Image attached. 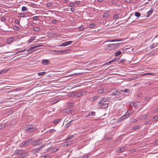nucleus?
Returning <instances> with one entry per match:
<instances>
[{"label":"nucleus","mask_w":158,"mask_h":158,"mask_svg":"<svg viewBox=\"0 0 158 158\" xmlns=\"http://www.w3.org/2000/svg\"><path fill=\"white\" fill-rule=\"evenodd\" d=\"M39 16H35L32 17V19L34 20H39Z\"/></svg>","instance_id":"nucleus-43"},{"label":"nucleus","mask_w":158,"mask_h":158,"mask_svg":"<svg viewBox=\"0 0 158 158\" xmlns=\"http://www.w3.org/2000/svg\"><path fill=\"white\" fill-rule=\"evenodd\" d=\"M73 43V41H67L65 42L62 43L61 44H60V46H65L67 45H68L69 44H70Z\"/></svg>","instance_id":"nucleus-8"},{"label":"nucleus","mask_w":158,"mask_h":158,"mask_svg":"<svg viewBox=\"0 0 158 158\" xmlns=\"http://www.w3.org/2000/svg\"><path fill=\"white\" fill-rule=\"evenodd\" d=\"M119 17V15H114L113 17V19H116L118 18Z\"/></svg>","instance_id":"nucleus-49"},{"label":"nucleus","mask_w":158,"mask_h":158,"mask_svg":"<svg viewBox=\"0 0 158 158\" xmlns=\"http://www.w3.org/2000/svg\"><path fill=\"white\" fill-rule=\"evenodd\" d=\"M150 48L151 49L154 48H155V46L154 44H153L151 45L150 46Z\"/></svg>","instance_id":"nucleus-61"},{"label":"nucleus","mask_w":158,"mask_h":158,"mask_svg":"<svg viewBox=\"0 0 158 158\" xmlns=\"http://www.w3.org/2000/svg\"><path fill=\"white\" fill-rule=\"evenodd\" d=\"M71 143V142L70 141H67V142H65L63 143V146H67L69 145H70Z\"/></svg>","instance_id":"nucleus-24"},{"label":"nucleus","mask_w":158,"mask_h":158,"mask_svg":"<svg viewBox=\"0 0 158 158\" xmlns=\"http://www.w3.org/2000/svg\"><path fill=\"white\" fill-rule=\"evenodd\" d=\"M147 117H148V115H144L142 116L139 118V120H143L145 119Z\"/></svg>","instance_id":"nucleus-30"},{"label":"nucleus","mask_w":158,"mask_h":158,"mask_svg":"<svg viewBox=\"0 0 158 158\" xmlns=\"http://www.w3.org/2000/svg\"><path fill=\"white\" fill-rule=\"evenodd\" d=\"M121 51H118L117 52H116L114 53V55L115 56H117L121 54Z\"/></svg>","instance_id":"nucleus-33"},{"label":"nucleus","mask_w":158,"mask_h":158,"mask_svg":"<svg viewBox=\"0 0 158 158\" xmlns=\"http://www.w3.org/2000/svg\"><path fill=\"white\" fill-rule=\"evenodd\" d=\"M108 103V101H107V99L105 98H102L99 102V103Z\"/></svg>","instance_id":"nucleus-12"},{"label":"nucleus","mask_w":158,"mask_h":158,"mask_svg":"<svg viewBox=\"0 0 158 158\" xmlns=\"http://www.w3.org/2000/svg\"><path fill=\"white\" fill-rule=\"evenodd\" d=\"M131 105L132 106L134 107L135 108V109H136V108L138 106V105L135 102H133V103H132V105L131 104Z\"/></svg>","instance_id":"nucleus-28"},{"label":"nucleus","mask_w":158,"mask_h":158,"mask_svg":"<svg viewBox=\"0 0 158 158\" xmlns=\"http://www.w3.org/2000/svg\"><path fill=\"white\" fill-rule=\"evenodd\" d=\"M153 9H152V8H151V10H150L148 11L147 13V17H148L150 15H151L153 12Z\"/></svg>","instance_id":"nucleus-19"},{"label":"nucleus","mask_w":158,"mask_h":158,"mask_svg":"<svg viewBox=\"0 0 158 158\" xmlns=\"http://www.w3.org/2000/svg\"><path fill=\"white\" fill-rule=\"evenodd\" d=\"M108 16V15L107 13H104L103 14V17L104 18H106Z\"/></svg>","instance_id":"nucleus-50"},{"label":"nucleus","mask_w":158,"mask_h":158,"mask_svg":"<svg viewBox=\"0 0 158 158\" xmlns=\"http://www.w3.org/2000/svg\"><path fill=\"white\" fill-rule=\"evenodd\" d=\"M40 147H39L38 148H35L34 150L36 152H38L40 150Z\"/></svg>","instance_id":"nucleus-47"},{"label":"nucleus","mask_w":158,"mask_h":158,"mask_svg":"<svg viewBox=\"0 0 158 158\" xmlns=\"http://www.w3.org/2000/svg\"><path fill=\"white\" fill-rule=\"evenodd\" d=\"M126 149V148L124 147H123L121 148H120L118 150H117V152H123Z\"/></svg>","instance_id":"nucleus-14"},{"label":"nucleus","mask_w":158,"mask_h":158,"mask_svg":"<svg viewBox=\"0 0 158 158\" xmlns=\"http://www.w3.org/2000/svg\"><path fill=\"white\" fill-rule=\"evenodd\" d=\"M49 63V61L48 60L44 59L42 61V63L44 65H48Z\"/></svg>","instance_id":"nucleus-11"},{"label":"nucleus","mask_w":158,"mask_h":158,"mask_svg":"<svg viewBox=\"0 0 158 158\" xmlns=\"http://www.w3.org/2000/svg\"><path fill=\"white\" fill-rule=\"evenodd\" d=\"M59 101H60V99L59 98L55 99L53 100L52 102L53 104H55L57 102Z\"/></svg>","instance_id":"nucleus-22"},{"label":"nucleus","mask_w":158,"mask_h":158,"mask_svg":"<svg viewBox=\"0 0 158 158\" xmlns=\"http://www.w3.org/2000/svg\"><path fill=\"white\" fill-rule=\"evenodd\" d=\"M66 51H67V50H62V51H61V53H64V54L66 53Z\"/></svg>","instance_id":"nucleus-60"},{"label":"nucleus","mask_w":158,"mask_h":158,"mask_svg":"<svg viewBox=\"0 0 158 158\" xmlns=\"http://www.w3.org/2000/svg\"><path fill=\"white\" fill-rule=\"evenodd\" d=\"M35 128L33 127L32 126H28L27 127L26 131L30 132L35 131Z\"/></svg>","instance_id":"nucleus-4"},{"label":"nucleus","mask_w":158,"mask_h":158,"mask_svg":"<svg viewBox=\"0 0 158 158\" xmlns=\"http://www.w3.org/2000/svg\"><path fill=\"white\" fill-rule=\"evenodd\" d=\"M27 155V153L25 152L24 151L22 152L21 154L19 156L20 158H23Z\"/></svg>","instance_id":"nucleus-13"},{"label":"nucleus","mask_w":158,"mask_h":158,"mask_svg":"<svg viewBox=\"0 0 158 158\" xmlns=\"http://www.w3.org/2000/svg\"><path fill=\"white\" fill-rule=\"evenodd\" d=\"M23 151L21 150H17L15 151V155H18L20 156Z\"/></svg>","instance_id":"nucleus-10"},{"label":"nucleus","mask_w":158,"mask_h":158,"mask_svg":"<svg viewBox=\"0 0 158 158\" xmlns=\"http://www.w3.org/2000/svg\"><path fill=\"white\" fill-rule=\"evenodd\" d=\"M6 19V18L5 17H2L1 19V20L2 21H4Z\"/></svg>","instance_id":"nucleus-58"},{"label":"nucleus","mask_w":158,"mask_h":158,"mask_svg":"<svg viewBox=\"0 0 158 158\" xmlns=\"http://www.w3.org/2000/svg\"><path fill=\"white\" fill-rule=\"evenodd\" d=\"M71 110L70 109H67L65 110L64 112L68 113L69 114H70V113H71Z\"/></svg>","instance_id":"nucleus-32"},{"label":"nucleus","mask_w":158,"mask_h":158,"mask_svg":"<svg viewBox=\"0 0 158 158\" xmlns=\"http://www.w3.org/2000/svg\"><path fill=\"white\" fill-rule=\"evenodd\" d=\"M13 29L16 31H18L19 29V27L17 26H14L13 27Z\"/></svg>","instance_id":"nucleus-41"},{"label":"nucleus","mask_w":158,"mask_h":158,"mask_svg":"<svg viewBox=\"0 0 158 158\" xmlns=\"http://www.w3.org/2000/svg\"><path fill=\"white\" fill-rule=\"evenodd\" d=\"M53 52H56V55H59L61 53V50H54L53 51Z\"/></svg>","instance_id":"nucleus-29"},{"label":"nucleus","mask_w":158,"mask_h":158,"mask_svg":"<svg viewBox=\"0 0 158 158\" xmlns=\"http://www.w3.org/2000/svg\"><path fill=\"white\" fill-rule=\"evenodd\" d=\"M41 46V45H39V46H34L33 47H31L28 49V50L27 51V52L30 51L32 50H33V49H34V48H36L38 47Z\"/></svg>","instance_id":"nucleus-17"},{"label":"nucleus","mask_w":158,"mask_h":158,"mask_svg":"<svg viewBox=\"0 0 158 158\" xmlns=\"http://www.w3.org/2000/svg\"><path fill=\"white\" fill-rule=\"evenodd\" d=\"M140 126H133L132 127V129L134 130H136L137 129H139L140 128Z\"/></svg>","instance_id":"nucleus-31"},{"label":"nucleus","mask_w":158,"mask_h":158,"mask_svg":"<svg viewBox=\"0 0 158 158\" xmlns=\"http://www.w3.org/2000/svg\"><path fill=\"white\" fill-rule=\"evenodd\" d=\"M61 121V119H58L55 120H54L53 122L54 123L57 124Z\"/></svg>","instance_id":"nucleus-23"},{"label":"nucleus","mask_w":158,"mask_h":158,"mask_svg":"<svg viewBox=\"0 0 158 158\" xmlns=\"http://www.w3.org/2000/svg\"><path fill=\"white\" fill-rule=\"evenodd\" d=\"M56 130L54 129H51L48 130L47 132L52 134L55 132Z\"/></svg>","instance_id":"nucleus-25"},{"label":"nucleus","mask_w":158,"mask_h":158,"mask_svg":"<svg viewBox=\"0 0 158 158\" xmlns=\"http://www.w3.org/2000/svg\"><path fill=\"white\" fill-rule=\"evenodd\" d=\"M39 158H49V156L47 155H43L40 156Z\"/></svg>","instance_id":"nucleus-44"},{"label":"nucleus","mask_w":158,"mask_h":158,"mask_svg":"<svg viewBox=\"0 0 158 158\" xmlns=\"http://www.w3.org/2000/svg\"><path fill=\"white\" fill-rule=\"evenodd\" d=\"M57 20H53L52 22V23L53 24H55V23H56V22H57Z\"/></svg>","instance_id":"nucleus-64"},{"label":"nucleus","mask_w":158,"mask_h":158,"mask_svg":"<svg viewBox=\"0 0 158 158\" xmlns=\"http://www.w3.org/2000/svg\"><path fill=\"white\" fill-rule=\"evenodd\" d=\"M99 96H94L93 97L90 98L89 99L91 101H93L98 99L99 98Z\"/></svg>","instance_id":"nucleus-15"},{"label":"nucleus","mask_w":158,"mask_h":158,"mask_svg":"<svg viewBox=\"0 0 158 158\" xmlns=\"http://www.w3.org/2000/svg\"><path fill=\"white\" fill-rule=\"evenodd\" d=\"M32 141V140L31 139H30L26 141H23L21 143L19 146L21 148L26 147V146L29 145Z\"/></svg>","instance_id":"nucleus-1"},{"label":"nucleus","mask_w":158,"mask_h":158,"mask_svg":"<svg viewBox=\"0 0 158 158\" xmlns=\"http://www.w3.org/2000/svg\"><path fill=\"white\" fill-rule=\"evenodd\" d=\"M75 93H76V92H73L71 93H70L71 96H75Z\"/></svg>","instance_id":"nucleus-55"},{"label":"nucleus","mask_w":158,"mask_h":158,"mask_svg":"<svg viewBox=\"0 0 158 158\" xmlns=\"http://www.w3.org/2000/svg\"><path fill=\"white\" fill-rule=\"evenodd\" d=\"M58 150V148H52L51 149V151L52 152H57Z\"/></svg>","instance_id":"nucleus-34"},{"label":"nucleus","mask_w":158,"mask_h":158,"mask_svg":"<svg viewBox=\"0 0 158 158\" xmlns=\"http://www.w3.org/2000/svg\"><path fill=\"white\" fill-rule=\"evenodd\" d=\"M7 71V70H4L0 72V75L2 74H4Z\"/></svg>","instance_id":"nucleus-42"},{"label":"nucleus","mask_w":158,"mask_h":158,"mask_svg":"<svg viewBox=\"0 0 158 158\" xmlns=\"http://www.w3.org/2000/svg\"><path fill=\"white\" fill-rule=\"evenodd\" d=\"M45 73V72H39V73H38V74L39 76H41V75H43Z\"/></svg>","instance_id":"nucleus-45"},{"label":"nucleus","mask_w":158,"mask_h":158,"mask_svg":"<svg viewBox=\"0 0 158 158\" xmlns=\"http://www.w3.org/2000/svg\"><path fill=\"white\" fill-rule=\"evenodd\" d=\"M40 30V28L38 27H35L33 28V30L35 31H38Z\"/></svg>","instance_id":"nucleus-26"},{"label":"nucleus","mask_w":158,"mask_h":158,"mask_svg":"<svg viewBox=\"0 0 158 158\" xmlns=\"http://www.w3.org/2000/svg\"><path fill=\"white\" fill-rule=\"evenodd\" d=\"M153 120L155 121H158V114L153 117Z\"/></svg>","instance_id":"nucleus-37"},{"label":"nucleus","mask_w":158,"mask_h":158,"mask_svg":"<svg viewBox=\"0 0 158 158\" xmlns=\"http://www.w3.org/2000/svg\"><path fill=\"white\" fill-rule=\"evenodd\" d=\"M130 115H129V114L127 112L123 115L121 117V119H122V120L123 121L128 118Z\"/></svg>","instance_id":"nucleus-7"},{"label":"nucleus","mask_w":158,"mask_h":158,"mask_svg":"<svg viewBox=\"0 0 158 158\" xmlns=\"http://www.w3.org/2000/svg\"><path fill=\"white\" fill-rule=\"evenodd\" d=\"M123 39H115L114 40H109L106 41V42L121 41H123Z\"/></svg>","instance_id":"nucleus-16"},{"label":"nucleus","mask_w":158,"mask_h":158,"mask_svg":"<svg viewBox=\"0 0 158 158\" xmlns=\"http://www.w3.org/2000/svg\"><path fill=\"white\" fill-rule=\"evenodd\" d=\"M74 136L73 135H71L68 137L65 140H67L69 139H71Z\"/></svg>","instance_id":"nucleus-40"},{"label":"nucleus","mask_w":158,"mask_h":158,"mask_svg":"<svg viewBox=\"0 0 158 158\" xmlns=\"http://www.w3.org/2000/svg\"><path fill=\"white\" fill-rule=\"evenodd\" d=\"M5 127V125L4 124H0V129H2L4 128Z\"/></svg>","instance_id":"nucleus-54"},{"label":"nucleus","mask_w":158,"mask_h":158,"mask_svg":"<svg viewBox=\"0 0 158 158\" xmlns=\"http://www.w3.org/2000/svg\"><path fill=\"white\" fill-rule=\"evenodd\" d=\"M94 26V24H93V23L90 24L89 25V26L90 28H93Z\"/></svg>","instance_id":"nucleus-51"},{"label":"nucleus","mask_w":158,"mask_h":158,"mask_svg":"<svg viewBox=\"0 0 158 158\" xmlns=\"http://www.w3.org/2000/svg\"><path fill=\"white\" fill-rule=\"evenodd\" d=\"M18 15H19V17L21 18L25 17H26V15L24 13H18Z\"/></svg>","instance_id":"nucleus-27"},{"label":"nucleus","mask_w":158,"mask_h":158,"mask_svg":"<svg viewBox=\"0 0 158 158\" xmlns=\"http://www.w3.org/2000/svg\"><path fill=\"white\" fill-rule=\"evenodd\" d=\"M51 6V4L50 3H48L46 4V6L48 7H50Z\"/></svg>","instance_id":"nucleus-57"},{"label":"nucleus","mask_w":158,"mask_h":158,"mask_svg":"<svg viewBox=\"0 0 158 158\" xmlns=\"http://www.w3.org/2000/svg\"><path fill=\"white\" fill-rule=\"evenodd\" d=\"M99 107L102 108H105L108 106V103H99Z\"/></svg>","instance_id":"nucleus-6"},{"label":"nucleus","mask_w":158,"mask_h":158,"mask_svg":"<svg viewBox=\"0 0 158 158\" xmlns=\"http://www.w3.org/2000/svg\"><path fill=\"white\" fill-rule=\"evenodd\" d=\"M69 6L70 7H73L74 6V4L73 3H70L69 4Z\"/></svg>","instance_id":"nucleus-59"},{"label":"nucleus","mask_w":158,"mask_h":158,"mask_svg":"<svg viewBox=\"0 0 158 158\" xmlns=\"http://www.w3.org/2000/svg\"><path fill=\"white\" fill-rule=\"evenodd\" d=\"M28 10L27 8L25 6H23L22 8V11H27Z\"/></svg>","instance_id":"nucleus-36"},{"label":"nucleus","mask_w":158,"mask_h":158,"mask_svg":"<svg viewBox=\"0 0 158 158\" xmlns=\"http://www.w3.org/2000/svg\"><path fill=\"white\" fill-rule=\"evenodd\" d=\"M112 44V45L113 46V47H114V49L119 46L120 44L117 43L116 44Z\"/></svg>","instance_id":"nucleus-20"},{"label":"nucleus","mask_w":158,"mask_h":158,"mask_svg":"<svg viewBox=\"0 0 158 158\" xmlns=\"http://www.w3.org/2000/svg\"><path fill=\"white\" fill-rule=\"evenodd\" d=\"M140 14L138 12H135V15L137 17H139L140 16Z\"/></svg>","instance_id":"nucleus-39"},{"label":"nucleus","mask_w":158,"mask_h":158,"mask_svg":"<svg viewBox=\"0 0 158 158\" xmlns=\"http://www.w3.org/2000/svg\"><path fill=\"white\" fill-rule=\"evenodd\" d=\"M120 92H121V93L123 92L125 93H130V90L129 89H125L124 90H121Z\"/></svg>","instance_id":"nucleus-21"},{"label":"nucleus","mask_w":158,"mask_h":158,"mask_svg":"<svg viewBox=\"0 0 158 158\" xmlns=\"http://www.w3.org/2000/svg\"><path fill=\"white\" fill-rule=\"evenodd\" d=\"M86 94V92L85 91H80V95H85Z\"/></svg>","instance_id":"nucleus-35"},{"label":"nucleus","mask_w":158,"mask_h":158,"mask_svg":"<svg viewBox=\"0 0 158 158\" xmlns=\"http://www.w3.org/2000/svg\"><path fill=\"white\" fill-rule=\"evenodd\" d=\"M132 0H125V2L127 3H129L132 1Z\"/></svg>","instance_id":"nucleus-62"},{"label":"nucleus","mask_w":158,"mask_h":158,"mask_svg":"<svg viewBox=\"0 0 158 158\" xmlns=\"http://www.w3.org/2000/svg\"><path fill=\"white\" fill-rule=\"evenodd\" d=\"M14 41V38L10 37L8 38L6 40V42L8 44H10Z\"/></svg>","instance_id":"nucleus-9"},{"label":"nucleus","mask_w":158,"mask_h":158,"mask_svg":"<svg viewBox=\"0 0 158 158\" xmlns=\"http://www.w3.org/2000/svg\"><path fill=\"white\" fill-rule=\"evenodd\" d=\"M73 122V121H69L68 123H67L66 124V125L67 127H69L70 126L71 124H72V123Z\"/></svg>","instance_id":"nucleus-46"},{"label":"nucleus","mask_w":158,"mask_h":158,"mask_svg":"<svg viewBox=\"0 0 158 158\" xmlns=\"http://www.w3.org/2000/svg\"><path fill=\"white\" fill-rule=\"evenodd\" d=\"M137 121V120L136 119H132V122L133 123L136 122Z\"/></svg>","instance_id":"nucleus-63"},{"label":"nucleus","mask_w":158,"mask_h":158,"mask_svg":"<svg viewBox=\"0 0 158 158\" xmlns=\"http://www.w3.org/2000/svg\"><path fill=\"white\" fill-rule=\"evenodd\" d=\"M88 155L86 154L85 155L83 156L82 157V158H88Z\"/></svg>","instance_id":"nucleus-53"},{"label":"nucleus","mask_w":158,"mask_h":158,"mask_svg":"<svg viewBox=\"0 0 158 158\" xmlns=\"http://www.w3.org/2000/svg\"><path fill=\"white\" fill-rule=\"evenodd\" d=\"M158 112V108H156L153 110V112L154 113H156Z\"/></svg>","instance_id":"nucleus-56"},{"label":"nucleus","mask_w":158,"mask_h":158,"mask_svg":"<svg viewBox=\"0 0 158 158\" xmlns=\"http://www.w3.org/2000/svg\"><path fill=\"white\" fill-rule=\"evenodd\" d=\"M95 112L94 111H91L89 112L88 114L87 115V116L89 117L92 116H95Z\"/></svg>","instance_id":"nucleus-18"},{"label":"nucleus","mask_w":158,"mask_h":158,"mask_svg":"<svg viewBox=\"0 0 158 158\" xmlns=\"http://www.w3.org/2000/svg\"><path fill=\"white\" fill-rule=\"evenodd\" d=\"M23 88V87L18 88L16 89H14L12 91H16L20 90L22 89Z\"/></svg>","instance_id":"nucleus-38"},{"label":"nucleus","mask_w":158,"mask_h":158,"mask_svg":"<svg viewBox=\"0 0 158 158\" xmlns=\"http://www.w3.org/2000/svg\"><path fill=\"white\" fill-rule=\"evenodd\" d=\"M114 46L112 45V44H110L108 45H107L104 47V49L107 51H111L114 50Z\"/></svg>","instance_id":"nucleus-3"},{"label":"nucleus","mask_w":158,"mask_h":158,"mask_svg":"<svg viewBox=\"0 0 158 158\" xmlns=\"http://www.w3.org/2000/svg\"><path fill=\"white\" fill-rule=\"evenodd\" d=\"M153 74H154L153 73H144L143 74V75H153Z\"/></svg>","instance_id":"nucleus-52"},{"label":"nucleus","mask_w":158,"mask_h":158,"mask_svg":"<svg viewBox=\"0 0 158 158\" xmlns=\"http://www.w3.org/2000/svg\"><path fill=\"white\" fill-rule=\"evenodd\" d=\"M42 139H38L34 141L33 143V144L35 145H40L42 143Z\"/></svg>","instance_id":"nucleus-5"},{"label":"nucleus","mask_w":158,"mask_h":158,"mask_svg":"<svg viewBox=\"0 0 158 158\" xmlns=\"http://www.w3.org/2000/svg\"><path fill=\"white\" fill-rule=\"evenodd\" d=\"M74 105V103L73 102H70L68 103V106L69 107H72Z\"/></svg>","instance_id":"nucleus-48"},{"label":"nucleus","mask_w":158,"mask_h":158,"mask_svg":"<svg viewBox=\"0 0 158 158\" xmlns=\"http://www.w3.org/2000/svg\"><path fill=\"white\" fill-rule=\"evenodd\" d=\"M110 94L112 95L118 96L121 94V92L120 91L119 92L117 89H113L110 91Z\"/></svg>","instance_id":"nucleus-2"}]
</instances>
